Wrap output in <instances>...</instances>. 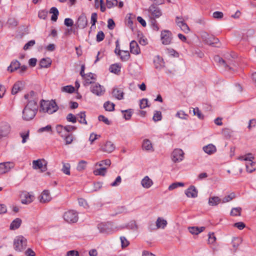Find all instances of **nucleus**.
<instances>
[{
  "instance_id": "nucleus-1",
  "label": "nucleus",
  "mask_w": 256,
  "mask_h": 256,
  "mask_svg": "<svg viewBox=\"0 0 256 256\" xmlns=\"http://www.w3.org/2000/svg\"><path fill=\"white\" fill-rule=\"evenodd\" d=\"M38 110V104L34 100L28 102L22 110V118L30 120L34 118Z\"/></svg>"
},
{
  "instance_id": "nucleus-2",
  "label": "nucleus",
  "mask_w": 256,
  "mask_h": 256,
  "mask_svg": "<svg viewBox=\"0 0 256 256\" xmlns=\"http://www.w3.org/2000/svg\"><path fill=\"white\" fill-rule=\"evenodd\" d=\"M58 107L54 100H42L40 104V110L52 114L58 110Z\"/></svg>"
},
{
  "instance_id": "nucleus-3",
  "label": "nucleus",
  "mask_w": 256,
  "mask_h": 256,
  "mask_svg": "<svg viewBox=\"0 0 256 256\" xmlns=\"http://www.w3.org/2000/svg\"><path fill=\"white\" fill-rule=\"evenodd\" d=\"M27 246V240L22 236H17L14 240V249L16 251L22 252Z\"/></svg>"
},
{
  "instance_id": "nucleus-4",
  "label": "nucleus",
  "mask_w": 256,
  "mask_h": 256,
  "mask_svg": "<svg viewBox=\"0 0 256 256\" xmlns=\"http://www.w3.org/2000/svg\"><path fill=\"white\" fill-rule=\"evenodd\" d=\"M64 219L68 223L76 222L78 218L77 212L74 210L66 212L63 215Z\"/></svg>"
},
{
  "instance_id": "nucleus-5",
  "label": "nucleus",
  "mask_w": 256,
  "mask_h": 256,
  "mask_svg": "<svg viewBox=\"0 0 256 256\" xmlns=\"http://www.w3.org/2000/svg\"><path fill=\"white\" fill-rule=\"evenodd\" d=\"M184 152L182 150L176 148L172 154V160L174 162H179L183 160Z\"/></svg>"
},
{
  "instance_id": "nucleus-6",
  "label": "nucleus",
  "mask_w": 256,
  "mask_h": 256,
  "mask_svg": "<svg viewBox=\"0 0 256 256\" xmlns=\"http://www.w3.org/2000/svg\"><path fill=\"white\" fill-rule=\"evenodd\" d=\"M90 91L96 96H100L104 94L105 89L103 86L99 84L93 82L90 87Z\"/></svg>"
},
{
  "instance_id": "nucleus-7",
  "label": "nucleus",
  "mask_w": 256,
  "mask_h": 256,
  "mask_svg": "<svg viewBox=\"0 0 256 256\" xmlns=\"http://www.w3.org/2000/svg\"><path fill=\"white\" fill-rule=\"evenodd\" d=\"M47 162L44 160L38 159L32 162V168L34 169H41L42 172H45L47 170Z\"/></svg>"
},
{
  "instance_id": "nucleus-8",
  "label": "nucleus",
  "mask_w": 256,
  "mask_h": 256,
  "mask_svg": "<svg viewBox=\"0 0 256 256\" xmlns=\"http://www.w3.org/2000/svg\"><path fill=\"white\" fill-rule=\"evenodd\" d=\"M172 38V34L170 30H164L161 32V40L162 44L165 45L170 44Z\"/></svg>"
},
{
  "instance_id": "nucleus-9",
  "label": "nucleus",
  "mask_w": 256,
  "mask_h": 256,
  "mask_svg": "<svg viewBox=\"0 0 256 256\" xmlns=\"http://www.w3.org/2000/svg\"><path fill=\"white\" fill-rule=\"evenodd\" d=\"M148 10L150 14V18H158L161 16L162 14L160 10L154 4H152L149 7Z\"/></svg>"
},
{
  "instance_id": "nucleus-10",
  "label": "nucleus",
  "mask_w": 256,
  "mask_h": 256,
  "mask_svg": "<svg viewBox=\"0 0 256 256\" xmlns=\"http://www.w3.org/2000/svg\"><path fill=\"white\" fill-rule=\"evenodd\" d=\"M21 202L23 204H28L31 203L34 198V196L29 192H24L20 194Z\"/></svg>"
},
{
  "instance_id": "nucleus-11",
  "label": "nucleus",
  "mask_w": 256,
  "mask_h": 256,
  "mask_svg": "<svg viewBox=\"0 0 256 256\" xmlns=\"http://www.w3.org/2000/svg\"><path fill=\"white\" fill-rule=\"evenodd\" d=\"M76 25L80 28H84L88 25L87 18L84 13H82L78 18Z\"/></svg>"
},
{
  "instance_id": "nucleus-12",
  "label": "nucleus",
  "mask_w": 256,
  "mask_h": 256,
  "mask_svg": "<svg viewBox=\"0 0 256 256\" xmlns=\"http://www.w3.org/2000/svg\"><path fill=\"white\" fill-rule=\"evenodd\" d=\"M14 164L10 162H5L0 164V174H4L8 172L12 168Z\"/></svg>"
},
{
  "instance_id": "nucleus-13",
  "label": "nucleus",
  "mask_w": 256,
  "mask_h": 256,
  "mask_svg": "<svg viewBox=\"0 0 256 256\" xmlns=\"http://www.w3.org/2000/svg\"><path fill=\"white\" fill-rule=\"evenodd\" d=\"M177 25L181 28L182 30L185 32H188L190 30L189 27L186 23L184 22L183 18L182 17H176V21Z\"/></svg>"
},
{
  "instance_id": "nucleus-14",
  "label": "nucleus",
  "mask_w": 256,
  "mask_h": 256,
  "mask_svg": "<svg viewBox=\"0 0 256 256\" xmlns=\"http://www.w3.org/2000/svg\"><path fill=\"white\" fill-rule=\"evenodd\" d=\"M198 192L194 186H190L185 191V194L188 198H194L198 196Z\"/></svg>"
},
{
  "instance_id": "nucleus-15",
  "label": "nucleus",
  "mask_w": 256,
  "mask_h": 256,
  "mask_svg": "<svg viewBox=\"0 0 256 256\" xmlns=\"http://www.w3.org/2000/svg\"><path fill=\"white\" fill-rule=\"evenodd\" d=\"M115 150L114 144L110 141H107L105 144L103 146L101 150L102 152L110 153L112 152Z\"/></svg>"
},
{
  "instance_id": "nucleus-16",
  "label": "nucleus",
  "mask_w": 256,
  "mask_h": 256,
  "mask_svg": "<svg viewBox=\"0 0 256 256\" xmlns=\"http://www.w3.org/2000/svg\"><path fill=\"white\" fill-rule=\"evenodd\" d=\"M24 88V84L22 81L16 82L13 86L12 90V94H16L18 92L22 90Z\"/></svg>"
},
{
  "instance_id": "nucleus-17",
  "label": "nucleus",
  "mask_w": 256,
  "mask_h": 256,
  "mask_svg": "<svg viewBox=\"0 0 256 256\" xmlns=\"http://www.w3.org/2000/svg\"><path fill=\"white\" fill-rule=\"evenodd\" d=\"M52 199L50 193L48 190H44L40 196V202L46 203L50 202Z\"/></svg>"
},
{
  "instance_id": "nucleus-18",
  "label": "nucleus",
  "mask_w": 256,
  "mask_h": 256,
  "mask_svg": "<svg viewBox=\"0 0 256 256\" xmlns=\"http://www.w3.org/2000/svg\"><path fill=\"white\" fill-rule=\"evenodd\" d=\"M130 52L132 54H138L140 53V48L138 46V43L136 41H132L130 43Z\"/></svg>"
},
{
  "instance_id": "nucleus-19",
  "label": "nucleus",
  "mask_w": 256,
  "mask_h": 256,
  "mask_svg": "<svg viewBox=\"0 0 256 256\" xmlns=\"http://www.w3.org/2000/svg\"><path fill=\"white\" fill-rule=\"evenodd\" d=\"M112 96L118 100H121L124 98V92L122 90L116 88H113L112 92Z\"/></svg>"
},
{
  "instance_id": "nucleus-20",
  "label": "nucleus",
  "mask_w": 256,
  "mask_h": 256,
  "mask_svg": "<svg viewBox=\"0 0 256 256\" xmlns=\"http://www.w3.org/2000/svg\"><path fill=\"white\" fill-rule=\"evenodd\" d=\"M10 130V126L6 124H2L0 125V136L2 137L6 136Z\"/></svg>"
},
{
  "instance_id": "nucleus-21",
  "label": "nucleus",
  "mask_w": 256,
  "mask_h": 256,
  "mask_svg": "<svg viewBox=\"0 0 256 256\" xmlns=\"http://www.w3.org/2000/svg\"><path fill=\"white\" fill-rule=\"evenodd\" d=\"M141 184L144 188H148L153 184V182L148 176H146L142 179Z\"/></svg>"
},
{
  "instance_id": "nucleus-22",
  "label": "nucleus",
  "mask_w": 256,
  "mask_h": 256,
  "mask_svg": "<svg viewBox=\"0 0 256 256\" xmlns=\"http://www.w3.org/2000/svg\"><path fill=\"white\" fill-rule=\"evenodd\" d=\"M24 98L25 99L28 100V102H30L31 100H34V102H36L37 104V95L34 91L32 90L30 92L29 94H25Z\"/></svg>"
},
{
  "instance_id": "nucleus-23",
  "label": "nucleus",
  "mask_w": 256,
  "mask_h": 256,
  "mask_svg": "<svg viewBox=\"0 0 256 256\" xmlns=\"http://www.w3.org/2000/svg\"><path fill=\"white\" fill-rule=\"evenodd\" d=\"M98 228L100 232L102 234H110L111 230L109 228L108 226L106 224H100L98 225Z\"/></svg>"
},
{
  "instance_id": "nucleus-24",
  "label": "nucleus",
  "mask_w": 256,
  "mask_h": 256,
  "mask_svg": "<svg viewBox=\"0 0 256 256\" xmlns=\"http://www.w3.org/2000/svg\"><path fill=\"white\" fill-rule=\"evenodd\" d=\"M203 150L206 153L208 154H212L216 152V148L214 144H209L206 146H204Z\"/></svg>"
},
{
  "instance_id": "nucleus-25",
  "label": "nucleus",
  "mask_w": 256,
  "mask_h": 256,
  "mask_svg": "<svg viewBox=\"0 0 256 256\" xmlns=\"http://www.w3.org/2000/svg\"><path fill=\"white\" fill-rule=\"evenodd\" d=\"M52 64V60L49 58H43L40 62V68H47Z\"/></svg>"
},
{
  "instance_id": "nucleus-26",
  "label": "nucleus",
  "mask_w": 256,
  "mask_h": 256,
  "mask_svg": "<svg viewBox=\"0 0 256 256\" xmlns=\"http://www.w3.org/2000/svg\"><path fill=\"white\" fill-rule=\"evenodd\" d=\"M20 64L17 60L12 62L10 66L8 68V70L11 72L18 70L20 68Z\"/></svg>"
},
{
  "instance_id": "nucleus-27",
  "label": "nucleus",
  "mask_w": 256,
  "mask_h": 256,
  "mask_svg": "<svg viewBox=\"0 0 256 256\" xmlns=\"http://www.w3.org/2000/svg\"><path fill=\"white\" fill-rule=\"evenodd\" d=\"M156 229L162 228L164 229L167 225V222L164 218L158 217L156 221Z\"/></svg>"
},
{
  "instance_id": "nucleus-28",
  "label": "nucleus",
  "mask_w": 256,
  "mask_h": 256,
  "mask_svg": "<svg viewBox=\"0 0 256 256\" xmlns=\"http://www.w3.org/2000/svg\"><path fill=\"white\" fill-rule=\"evenodd\" d=\"M246 170L248 172H252L256 170V162L252 161H248L246 164Z\"/></svg>"
},
{
  "instance_id": "nucleus-29",
  "label": "nucleus",
  "mask_w": 256,
  "mask_h": 256,
  "mask_svg": "<svg viewBox=\"0 0 256 256\" xmlns=\"http://www.w3.org/2000/svg\"><path fill=\"white\" fill-rule=\"evenodd\" d=\"M206 228L202 226L200 228L197 226H192L188 228L189 232L192 234H198L200 232H203L205 230Z\"/></svg>"
},
{
  "instance_id": "nucleus-30",
  "label": "nucleus",
  "mask_w": 256,
  "mask_h": 256,
  "mask_svg": "<svg viewBox=\"0 0 256 256\" xmlns=\"http://www.w3.org/2000/svg\"><path fill=\"white\" fill-rule=\"evenodd\" d=\"M142 148L146 150L154 151L153 147L150 141L148 139H145L143 141Z\"/></svg>"
},
{
  "instance_id": "nucleus-31",
  "label": "nucleus",
  "mask_w": 256,
  "mask_h": 256,
  "mask_svg": "<svg viewBox=\"0 0 256 256\" xmlns=\"http://www.w3.org/2000/svg\"><path fill=\"white\" fill-rule=\"evenodd\" d=\"M22 220L19 218H16L14 220L10 225V230H16L18 229L21 225Z\"/></svg>"
},
{
  "instance_id": "nucleus-32",
  "label": "nucleus",
  "mask_w": 256,
  "mask_h": 256,
  "mask_svg": "<svg viewBox=\"0 0 256 256\" xmlns=\"http://www.w3.org/2000/svg\"><path fill=\"white\" fill-rule=\"evenodd\" d=\"M221 202V199L218 196L210 197L208 200V204L211 206H215L220 204Z\"/></svg>"
},
{
  "instance_id": "nucleus-33",
  "label": "nucleus",
  "mask_w": 256,
  "mask_h": 256,
  "mask_svg": "<svg viewBox=\"0 0 256 256\" xmlns=\"http://www.w3.org/2000/svg\"><path fill=\"white\" fill-rule=\"evenodd\" d=\"M214 60L215 62H218L220 66H223L226 68H228L229 69H230V68L228 64L220 56H216L214 57Z\"/></svg>"
},
{
  "instance_id": "nucleus-34",
  "label": "nucleus",
  "mask_w": 256,
  "mask_h": 256,
  "mask_svg": "<svg viewBox=\"0 0 256 256\" xmlns=\"http://www.w3.org/2000/svg\"><path fill=\"white\" fill-rule=\"evenodd\" d=\"M50 12L52 14L51 17V20L52 21L56 22L58 19V16L59 14L58 8L56 7H52L50 9Z\"/></svg>"
},
{
  "instance_id": "nucleus-35",
  "label": "nucleus",
  "mask_w": 256,
  "mask_h": 256,
  "mask_svg": "<svg viewBox=\"0 0 256 256\" xmlns=\"http://www.w3.org/2000/svg\"><path fill=\"white\" fill-rule=\"evenodd\" d=\"M84 78V84L85 86H87L90 84H92L93 83L90 80L94 79V74L90 72L86 74V76Z\"/></svg>"
},
{
  "instance_id": "nucleus-36",
  "label": "nucleus",
  "mask_w": 256,
  "mask_h": 256,
  "mask_svg": "<svg viewBox=\"0 0 256 256\" xmlns=\"http://www.w3.org/2000/svg\"><path fill=\"white\" fill-rule=\"evenodd\" d=\"M107 168L105 167H101L94 171V174L96 176H104L106 172Z\"/></svg>"
},
{
  "instance_id": "nucleus-37",
  "label": "nucleus",
  "mask_w": 256,
  "mask_h": 256,
  "mask_svg": "<svg viewBox=\"0 0 256 256\" xmlns=\"http://www.w3.org/2000/svg\"><path fill=\"white\" fill-rule=\"evenodd\" d=\"M78 118H80V120H78V122L80 124H87V122L86 120V112H81L79 114H77Z\"/></svg>"
},
{
  "instance_id": "nucleus-38",
  "label": "nucleus",
  "mask_w": 256,
  "mask_h": 256,
  "mask_svg": "<svg viewBox=\"0 0 256 256\" xmlns=\"http://www.w3.org/2000/svg\"><path fill=\"white\" fill-rule=\"evenodd\" d=\"M132 109H128L126 110H122V112L124 114V118L126 120H129L130 119L132 114L133 113Z\"/></svg>"
},
{
  "instance_id": "nucleus-39",
  "label": "nucleus",
  "mask_w": 256,
  "mask_h": 256,
  "mask_svg": "<svg viewBox=\"0 0 256 256\" xmlns=\"http://www.w3.org/2000/svg\"><path fill=\"white\" fill-rule=\"evenodd\" d=\"M109 70L111 72L117 74L120 71V66L118 64H113L110 66Z\"/></svg>"
},
{
  "instance_id": "nucleus-40",
  "label": "nucleus",
  "mask_w": 256,
  "mask_h": 256,
  "mask_svg": "<svg viewBox=\"0 0 256 256\" xmlns=\"http://www.w3.org/2000/svg\"><path fill=\"white\" fill-rule=\"evenodd\" d=\"M114 104L112 102H110L109 101H107L104 102V107L106 111L112 112L114 109Z\"/></svg>"
},
{
  "instance_id": "nucleus-41",
  "label": "nucleus",
  "mask_w": 256,
  "mask_h": 256,
  "mask_svg": "<svg viewBox=\"0 0 256 256\" xmlns=\"http://www.w3.org/2000/svg\"><path fill=\"white\" fill-rule=\"evenodd\" d=\"M120 59L122 61H127L130 58V54L128 51L122 50L120 53Z\"/></svg>"
},
{
  "instance_id": "nucleus-42",
  "label": "nucleus",
  "mask_w": 256,
  "mask_h": 256,
  "mask_svg": "<svg viewBox=\"0 0 256 256\" xmlns=\"http://www.w3.org/2000/svg\"><path fill=\"white\" fill-rule=\"evenodd\" d=\"M242 208L240 207L232 208L230 212V215L232 216H240Z\"/></svg>"
},
{
  "instance_id": "nucleus-43",
  "label": "nucleus",
  "mask_w": 256,
  "mask_h": 256,
  "mask_svg": "<svg viewBox=\"0 0 256 256\" xmlns=\"http://www.w3.org/2000/svg\"><path fill=\"white\" fill-rule=\"evenodd\" d=\"M56 132L60 135L61 136L64 137L66 136L64 133V126L59 124L57 125L56 128Z\"/></svg>"
},
{
  "instance_id": "nucleus-44",
  "label": "nucleus",
  "mask_w": 256,
  "mask_h": 256,
  "mask_svg": "<svg viewBox=\"0 0 256 256\" xmlns=\"http://www.w3.org/2000/svg\"><path fill=\"white\" fill-rule=\"evenodd\" d=\"M106 6L110 9L114 6H116L118 4V0H106Z\"/></svg>"
},
{
  "instance_id": "nucleus-45",
  "label": "nucleus",
  "mask_w": 256,
  "mask_h": 256,
  "mask_svg": "<svg viewBox=\"0 0 256 256\" xmlns=\"http://www.w3.org/2000/svg\"><path fill=\"white\" fill-rule=\"evenodd\" d=\"M242 242V240L240 238H234L232 240V246L234 249V251H236L239 246V245Z\"/></svg>"
},
{
  "instance_id": "nucleus-46",
  "label": "nucleus",
  "mask_w": 256,
  "mask_h": 256,
  "mask_svg": "<svg viewBox=\"0 0 256 256\" xmlns=\"http://www.w3.org/2000/svg\"><path fill=\"white\" fill-rule=\"evenodd\" d=\"M70 164L68 163H63L62 171L66 174H70Z\"/></svg>"
},
{
  "instance_id": "nucleus-47",
  "label": "nucleus",
  "mask_w": 256,
  "mask_h": 256,
  "mask_svg": "<svg viewBox=\"0 0 256 256\" xmlns=\"http://www.w3.org/2000/svg\"><path fill=\"white\" fill-rule=\"evenodd\" d=\"M29 133H30V131L28 130L24 132H20V136L22 138V144H24L25 142H26L27 140L29 138Z\"/></svg>"
},
{
  "instance_id": "nucleus-48",
  "label": "nucleus",
  "mask_w": 256,
  "mask_h": 256,
  "mask_svg": "<svg viewBox=\"0 0 256 256\" xmlns=\"http://www.w3.org/2000/svg\"><path fill=\"white\" fill-rule=\"evenodd\" d=\"M158 62L159 63V64H158L156 62V60H154V62L155 63V66L156 68H161L163 67L164 66V62L161 58H160L159 56H157V60Z\"/></svg>"
},
{
  "instance_id": "nucleus-49",
  "label": "nucleus",
  "mask_w": 256,
  "mask_h": 256,
  "mask_svg": "<svg viewBox=\"0 0 256 256\" xmlns=\"http://www.w3.org/2000/svg\"><path fill=\"white\" fill-rule=\"evenodd\" d=\"M236 196L234 192L230 194L229 195H228L224 197L222 200V203H226L232 200L233 198H235Z\"/></svg>"
},
{
  "instance_id": "nucleus-50",
  "label": "nucleus",
  "mask_w": 256,
  "mask_h": 256,
  "mask_svg": "<svg viewBox=\"0 0 256 256\" xmlns=\"http://www.w3.org/2000/svg\"><path fill=\"white\" fill-rule=\"evenodd\" d=\"M128 228L132 230H136L138 229V226L136 224V221H130L128 225Z\"/></svg>"
},
{
  "instance_id": "nucleus-51",
  "label": "nucleus",
  "mask_w": 256,
  "mask_h": 256,
  "mask_svg": "<svg viewBox=\"0 0 256 256\" xmlns=\"http://www.w3.org/2000/svg\"><path fill=\"white\" fill-rule=\"evenodd\" d=\"M86 162L84 160H80L77 166V170L78 171H82L86 168Z\"/></svg>"
},
{
  "instance_id": "nucleus-52",
  "label": "nucleus",
  "mask_w": 256,
  "mask_h": 256,
  "mask_svg": "<svg viewBox=\"0 0 256 256\" xmlns=\"http://www.w3.org/2000/svg\"><path fill=\"white\" fill-rule=\"evenodd\" d=\"M240 159L248 162V161H252L254 159V157L252 154L249 153L244 156L240 157Z\"/></svg>"
},
{
  "instance_id": "nucleus-53",
  "label": "nucleus",
  "mask_w": 256,
  "mask_h": 256,
  "mask_svg": "<svg viewBox=\"0 0 256 256\" xmlns=\"http://www.w3.org/2000/svg\"><path fill=\"white\" fill-rule=\"evenodd\" d=\"M98 15L96 12H93L92 14L91 18H90V22L92 24V26L90 28L94 26H95L96 22H97Z\"/></svg>"
},
{
  "instance_id": "nucleus-54",
  "label": "nucleus",
  "mask_w": 256,
  "mask_h": 256,
  "mask_svg": "<svg viewBox=\"0 0 256 256\" xmlns=\"http://www.w3.org/2000/svg\"><path fill=\"white\" fill-rule=\"evenodd\" d=\"M66 119L68 122L76 123L77 121L76 116L73 114L70 113L66 116Z\"/></svg>"
},
{
  "instance_id": "nucleus-55",
  "label": "nucleus",
  "mask_w": 256,
  "mask_h": 256,
  "mask_svg": "<svg viewBox=\"0 0 256 256\" xmlns=\"http://www.w3.org/2000/svg\"><path fill=\"white\" fill-rule=\"evenodd\" d=\"M62 91L71 94L74 91V88L72 86H67L62 88Z\"/></svg>"
},
{
  "instance_id": "nucleus-56",
  "label": "nucleus",
  "mask_w": 256,
  "mask_h": 256,
  "mask_svg": "<svg viewBox=\"0 0 256 256\" xmlns=\"http://www.w3.org/2000/svg\"><path fill=\"white\" fill-rule=\"evenodd\" d=\"M64 137L65 138L66 144H69L72 142L74 139V136L72 134H66V136Z\"/></svg>"
},
{
  "instance_id": "nucleus-57",
  "label": "nucleus",
  "mask_w": 256,
  "mask_h": 256,
  "mask_svg": "<svg viewBox=\"0 0 256 256\" xmlns=\"http://www.w3.org/2000/svg\"><path fill=\"white\" fill-rule=\"evenodd\" d=\"M110 164H111V162H110V160L106 159V160H102L100 162L96 163V166H99L102 167V166L106 165V166H110Z\"/></svg>"
},
{
  "instance_id": "nucleus-58",
  "label": "nucleus",
  "mask_w": 256,
  "mask_h": 256,
  "mask_svg": "<svg viewBox=\"0 0 256 256\" xmlns=\"http://www.w3.org/2000/svg\"><path fill=\"white\" fill-rule=\"evenodd\" d=\"M176 116L182 120H186L187 118L188 114H186L184 111L180 110L176 112Z\"/></svg>"
},
{
  "instance_id": "nucleus-59",
  "label": "nucleus",
  "mask_w": 256,
  "mask_h": 256,
  "mask_svg": "<svg viewBox=\"0 0 256 256\" xmlns=\"http://www.w3.org/2000/svg\"><path fill=\"white\" fill-rule=\"evenodd\" d=\"M76 129V127L73 126L67 125L66 126H64V133L70 132L72 131L75 130Z\"/></svg>"
},
{
  "instance_id": "nucleus-60",
  "label": "nucleus",
  "mask_w": 256,
  "mask_h": 256,
  "mask_svg": "<svg viewBox=\"0 0 256 256\" xmlns=\"http://www.w3.org/2000/svg\"><path fill=\"white\" fill-rule=\"evenodd\" d=\"M194 114L196 116L200 119H203L204 116L201 113L198 108H193Z\"/></svg>"
},
{
  "instance_id": "nucleus-61",
  "label": "nucleus",
  "mask_w": 256,
  "mask_h": 256,
  "mask_svg": "<svg viewBox=\"0 0 256 256\" xmlns=\"http://www.w3.org/2000/svg\"><path fill=\"white\" fill-rule=\"evenodd\" d=\"M52 130V126L50 125H48L45 127H42L39 128L38 130V132L41 133L44 132H50Z\"/></svg>"
},
{
  "instance_id": "nucleus-62",
  "label": "nucleus",
  "mask_w": 256,
  "mask_h": 256,
  "mask_svg": "<svg viewBox=\"0 0 256 256\" xmlns=\"http://www.w3.org/2000/svg\"><path fill=\"white\" fill-rule=\"evenodd\" d=\"M184 186V184L182 182H174L170 184L168 187L169 190H172L178 188V186Z\"/></svg>"
},
{
  "instance_id": "nucleus-63",
  "label": "nucleus",
  "mask_w": 256,
  "mask_h": 256,
  "mask_svg": "<svg viewBox=\"0 0 256 256\" xmlns=\"http://www.w3.org/2000/svg\"><path fill=\"white\" fill-rule=\"evenodd\" d=\"M162 119V113L160 111H156L153 116V120L155 122H157L161 120Z\"/></svg>"
},
{
  "instance_id": "nucleus-64",
  "label": "nucleus",
  "mask_w": 256,
  "mask_h": 256,
  "mask_svg": "<svg viewBox=\"0 0 256 256\" xmlns=\"http://www.w3.org/2000/svg\"><path fill=\"white\" fill-rule=\"evenodd\" d=\"M104 38V34L102 31H99L96 34V41L100 42Z\"/></svg>"
}]
</instances>
